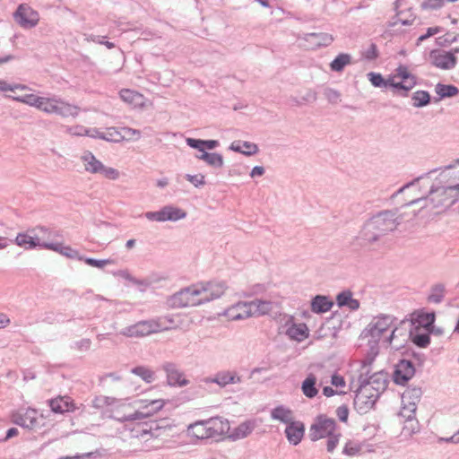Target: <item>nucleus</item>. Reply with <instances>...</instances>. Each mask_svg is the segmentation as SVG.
Returning a JSON list of instances; mask_svg holds the SVG:
<instances>
[{
	"label": "nucleus",
	"instance_id": "f257e3e1",
	"mask_svg": "<svg viewBox=\"0 0 459 459\" xmlns=\"http://www.w3.org/2000/svg\"><path fill=\"white\" fill-rule=\"evenodd\" d=\"M459 200V184L448 186H430L428 195L422 194L420 196H413L411 199L405 200L402 206H411L415 204L424 202L422 207L432 209L446 210L451 207Z\"/></svg>",
	"mask_w": 459,
	"mask_h": 459
},
{
	"label": "nucleus",
	"instance_id": "f03ea898",
	"mask_svg": "<svg viewBox=\"0 0 459 459\" xmlns=\"http://www.w3.org/2000/svg\"><path fill=\"white\" fill-rule=\"evenodd\" d=\"M398 209L381 211L368 221L373 227L382 236L394 230L401 223V219L397 216Z\"/></svg>",
	"mask_w": 459,
	"mask_h": 459
},
{
	"label": "nucleus",
	"instance_id": "7ed1b4c3",
	"mask_svg": "<svg viewBox=\"0 0 459 459\" xmlns=\"http://www.w3.org/2000/svg\"><path fill=\"white\" fill-rule=\"evenodd\" d=\"M201 294L202 290L199 288L195 286L186 287L170 296L168 304L173 308L198 306L203 304L202 299L196 298Z\"/></svg>",
	"mask_w": 459,
	"mask_h": 459
},
{
	"label": "nucleus",
	"instance_id": "20e7f679",
	"mask_svg": "<svg viewBox=\"0 0 459 459\" xmlns=\"http://www.w3.org/2000/svg\"><path fill=\"white\" fill-rule=\"evenodd\" d=\"M363 380L367 383L365 386L371 389L372 393L377 394L378 396L385 391L389 383L388 374L384 370H380L374 374H370L369 369L367 371H360L358 377V382L360 385H362Z\"/></svg>",
	"mask_w": 459,
	"mask_h": 459
},
{
	"label": "nucleus",
	"instance_id": "39448f33",
	"mask_svg": "<svg viewBox=\"0 0 459 459\" xmlns=\"http://www.w3.org/2000/svg\"><path fill=\"white\" fill-rule=\"evenodd\" d=\"M367 383L365 380L362 382V385L359 384L358 389L355 391L354 397V408L359 414H366L376 404L379 398L377 394L371 392L368 386H365Z\"/></svg>",
	"mask_w": 459,
	"mask_h": 459
},
{
	"label": "nucleus",
	"instance_id": "423d86ee",
	"mask_svg": "<svg viewBox=\"0 0 459 459\" xmlns=\"http://www.w3.org/2000/svg\"><path fill=\"white\" fill-rule=\"evenodd\" d=\"M337 424L333 419L319 415L310 427L309 438L313 442L317 441L335 432Z\"/></svg>",
	"mask_w": 459,
	"mask_h": 459
},
{
	"label": "nucleus",
	"instance_id": "0eeeda50",
	"mask_svg": "<svg viewBox=\"0 0 459 459\" xmlns=\"http://www.w3.org/2000/svg\"><path fill=\"white\" fill-rule=\"evenodd\" d=\"M144 217L152 221H177L186 217V212L181 208L172 205L163 206L160 210L155 212H147Z\"/></svg>",
	"mask_w": 459,
	"mask_h": 459
},
{
	"label": "nucleus",
	"instance_id": "6e6552de",
	"mask_svg": "<svg viewBox=\"0 0 459 459\" xmlns=\"http://www.w3.org/2000/svg\"><path fill=\"white\" fill-rule=\"evenodd\" d=\"M13 18L14 21L24 29L34 28L39 21V13L24 4L18 6L13 13Z\"/></svg>",
	"mask_w": 459,
	"mask_h": 459
},
{
	"label": "nucleus",
	"instance_id": "1a4fd4ad",
	"mask_svg": "<svg viewBox=\"0 0 459 459\" xmlns=\"http://www.w3.org/2000/svg\"><path fill=\"white\" fill-rule=\"evenodd\" d=\"M402 325L409 326V339L418 347L426 348L430 343V330H425L420 325H416L411 320H403Z\"/></svg>",
	"mask_w": 459,
	"mask_h": 459
},
{
	"label": "nucleus",
	"instance_id": "9d476101",
	"mask_svg": "<svg viewBox=\"0 0 459 459\" xmlns=\"http://www.w3.org/2000/svg\"><path fill=\"white\" fill-rule=\"evenodd\" d=\"M416 369L412 361L402 359L394 367L393 380L398 385H405L415 375Z\"/></svg>",
	"mask_w": 459,
	"mask_h": 459
},
{
	"label": "nucleus",
	"instance_id": "9b49d317",
	"mask_svg": "<svg viewBox=\"0 0 459 459\" xmlns=\"http://www.w3.org/2000/svg\"><path fill=\"white\" fill-rule=\"evenodd\" d=\"M429 57L432 65L443 70H451L457 64L456 56L449 51L433 49L429 52Z\"/></svg>",
	"mask_w": 459,
	"mask_h": 459
},
{
	"label": "nucleus",
	"instance_id": "f8f14e48",
	"mask_svg": "<svg viewBox=\"0 0 459 459\" xmlns=\"http://www.w3.org/2000/svg\"><path fill=\"white\" fill-rule=\"evenodd\" d=\"M159 324L154 321H140L134 325L126 327L121 334L127 337H143L159 331Z\"/></svg>",
	"mask_w": 459,
	"mask_h": 459
},
{
	"label": "nucleus",
	"instance_id": "ddd939ff",
	"mask_svg": "<svg viewBox=\"0 0 459 459\" xmlns=\"http://www.w3.org/2000/svg\"><path fill=\"white\" fill-rule=\"evenodd\" d=\"M241 306L243 308L248 310L244 311L242 316H234L235 317L248 318L253 316H263L268 314L273 308V303L271 301L262 299H255L248 302V304H242Z\"/></svg>",
	"mask_w": 459,
	"mask_h": 459
},
{
	"label": "nucleus",
	"instance_id": "4468645a",
	"mask_svg": "<svg viewBox=\"0 0 459 459\" xmlns=\"http://www.w3.org/2000/svg\"><path fill=\"white\" fill-rule=\"evenodd\" d=\"M383 333L384 332L370 322L361 332L359 338L363 340L368 339V346L370 349L371 354L377 355L379 352V341Z\"/></svg>",
	"mask_w": 459,
	"mask_h": 459
},
{
	"label": "nucleus",
	"instance_id": "2eb2a0df",
	"mask_svg": "<svg viewBox=\"0 0 459 459\" xmlns=\"http://www.w3.org/2000/svg\"><path fill=\"white\" fill-rule=\"evenodd\" d=\"M162 369L166 372L169 385L186 386L189 384V380L184 377V373L179 370L175 363L166 362L162 365Z\"/></svg>",
	"mask_w": 459,
	"mask_h": 459
},
{
	"label": "nucleus",
	"instance_id": "dca6fc26",
	"mask_svg": "<svg viewBox=\"0 0 459 459\" xmlns=\"http://www.w3.org/2000/svg\"><path fill=\"white\" fill-rule=\"evenodd\" d=\"M422 389L420 386H408L407 389L402 394V401L403 406L401 410L411 411V412L416 411L417 403L420 401L422 396Z\"/></svg>",
	"mask_w": 459,
	"mask_h": 459
},
{
	"label": "nucleus",
	"instance_id": "f3484780",
	"mask_svg": "<svg viewBox=\"0 0 459 459\" xmlns=\"http://www.w3.org/2000/svg\"><path fill=\"white\" fill-rule=\"evenodd\" d=\"M241 377L236 371L222 370L217 372L212 377H205L204 382L206 384L214 383L223 388L230 384L241 383Z\"/></svg>",
	"mask_w": 459,
	"mask_h": 459
},
{
	"label": "nucleus",
	"instance_id": "a211bd4d",
	"mask_svg": "<svg viewBox=\"0 0 459 459\" xmlns=\"http://www.w3.org/2000/svg\"><path fill=\"white\" fill-rule=\"evenodd\" d=\"M227 288L228 287L225 281L206 282L205 286H203L200 289L202 293H205V295L201 298L203 304L220 298L221 295H223Z\"/></svg>",
	"mask_w": 459,
	"mask_h": 459
},
{
	"label": "nucleus",
	"instance_id": "6ab92c4d",
	"mask_svg": "<svg viewBox=\"0 0 459 459\" xmlns=\"http://www.w3.org/2000/svg\"><path fill=\"white\" fill-rule=\"evenodd\" d=\"M209 438H219L229 432L230 423L227 420L220 417L212 418L206 420Z\"/></svg>",
	"mask_w": 459,
	"mask_h": 459
},
{
	"label": "nucleus",
	"instance_id": "aec40b11",
	"mask_svg": "<svg viewBox=\"0 0 459 459\" xmlns=\"http://www.w3.org/2000/svg\"><path fill=\"white\" fill-rule=\"evenodd\" d=\"M304 434L305 425L303 422L292 420L287 424L285 429V436L291 445H299L301 442Z\"/></svg>",
	"mask_w": 459,
	"mask_h": 459
},
{
	"label": "nucleus",
	"instance_id": "412c9836",
	"mask_svg": "<svg viewBox=\"0 0 459 459\" xmlns=\"http://www.w3.org/2000/svg\"><path fill=\"white\" fill-rule=\"evenodd\" d=\"M49 406L51 411L55 413H65L74 411L75 404L69 396H59L49 400Z\"/></svg>",
	"mask_w": 459,
	"mask_h": 459
},
{
	"label": "nucleus",
	"instance_id": "4be33fe9",
	"mask_svg": "<svg viewBox=\"0 0 459 459\" xmlns=\"http://www.w3.org/2000/svg\"><path fill=\"white\" fill-rule=\"evenodd\" d=\"M37 411L33 409L26 410L24 414L17 413L13 416V422L26 429H33L38 425Z\"/></svg>",
	"mask_w": 459,
	"mask_h": 459
},
{
	"label": "nucleus",
	"instance_id": "5701e85b",
	"mask_svg": "<svg viewBox=\"0 0 459 459\" xmlns=\"http://www.w3.org/2000/svg\"><path fill=\"white\" fill-rule=\"evenodd\" d=\"M42 248L57 252L69 258H77L78 260L81 261L82 260V256L79 255V252L77 250L73 249L69 246H64L61 243L43 242Z\"/></svg>",
	"mask_w": 459,
	"mask_h": 459
},
{
	"label": "nucleus",
	"instance_id": "b1692460",
	"mask_svg": "<svg viewBox=\"0 0 459 459\" xmlns=\"http://www.w3.org/2000/svg\"><path fill=\"white\" fill-rule=\"evenodd\" d=\"M333 306V300L327 296L316 295L311 300V310L316 314H323L329 310Z\"/></svg>",
	"mask_w": 459,
	"mask_h": 459
},
{
	"label": "nucleus",
	"instance_id": "393cba45",
	"mask_svg": "<svg viewBox=\"0 0 459 459\" xmlns=\"http://www.w3.org/2000/svg\"><path fill=\"white\" fill-rule=\"evenodd\" d=\"M381 238V235L375 230L373 224L368 221L362 230L359 232V239L363 241V244H372L377 241Z\"/></svg>",
	"mask_w": 459,
	"mask_h": 459
},
{
	"label": "nucleus",
	"instance_id": "a878e982",
	"mask_svg": "<svg viewBox=\"0 0 459 459\" xmlns=\"http://www.w3.org/2000/svg\"><path fill=\"white\" fill-rule=\"evenodd\" d=\"M82 160L85 162V170L90 173H100L101 169H104L103 163L97 160L90 151L84 152Z\"/></svg>",
	"mask_w": 459,
	"mask_h": 459
},
{
	"label": "nucleus",
	"instance_id": "bb28decb",
	"mask_svg": "<svg viewBox=\"0 0 459 459\" xmlns=\"http://www.w3.org/2000/svg\"><path fill=\"white\" fill-rule=\"evenodd\" d=\"M42 243L37 237H31L27 233H18L15 238V244L19 247H23L26 249H34L37 247L42 248Z\"/></svg>",
	"mask_w": 459,
	"mask_h": 459
},
{
	"label": "nucleus",
	"instance_id": "cd10ccee",
	"mask_svg": "<svg viewBox=\"0 0 459 459\" xmlns=\"http://www.w3.org/2000/svg\"><path fill=\"white\" fill-rule=\"evenodd\" d=\"M406 410H401L400 411V416L403 417L405 419L403 431L407 433L408 435H412L420 430V424L419 421L415 418V412L409 411V414H405Z\"/></svg>",
	"mask_w": 459,
	"mask_h": 459
},
{
	"label": "nucleus",
	"instance_id": "c85d7f7f",
	"mask_svg": "<svg viewBox=\"0 0 459 459\" xmlns=\"http://www.w3.org/2000/svg\"><path fill=\"white\" fill-rule=\"evenodd\" d=\"M195 158L205 161L213 169H221L224 165L223 156L218 152H204L200 155H195Z\"/></svg>",
	"mask_w": 459,
	"mask_h": 459
},
{
	"label": "nucleus",
	"instance_id": "c756f323",
	"mask_svg": "<svg viewBox=\"0 0 459 459\" xmlns=\"http://www.w3.org/2000/svg\"><path fill=\"white\" fill-rule=\"evenodd\" d=\"M304 39L307 41L314 40V45L316 47H327L331 45L333 41V38L332 35L324 32L307 33L304 37Z\"/></svg>",
	"mask_w": 459,
	"mask_h": 459
},
{
	"label": "nucleus",
	"instance_id": "7c9ffc66",
	"mask_svg": "<svg viewBox=\"0 0 459 459\" xmlns=\"http://www.w3.org/2000/svg\"><path fill=\"white\" fill-rule=\"evenodd\" d=\"M435 91L438 95L437 99H435V102L446 98H453L459 93V89L453 84H443L438 82L435 87Z\"/></svg>",
	"mask_w": 459,
	"mask_h": 459
},
{
	"label": "nucleus",
	"instance_id": "2f4dec72",
	"mask_svg": "<svg viewBox=\"0 0 459 459\" xmlns=\"http://www.w3.org/2000/svg\"><path fill=\"white\" fill-rule=\"evenodd\" d=\"M316 376L312 373L308 374L301 384V390L306 397L314 398L318 394V390L316 387Z\"/></svg>",
	"mask_w": 459,
	"mask_h": 459
},
{
	"label": "nucleus",
	"instance_id": "473e14b6",
	"mask_svg": "<svg viewBox=\"0 0 459 459\" xmlns=\"http://www.w3.org/2000/svg\"><path fill=\"white\" fill-rule=\"evenodd\" d=\"M271 417L273 420H279L285 424H289L293 420L291 410L284 407L283 405H279L273 409L271 411Z\"/></svg>",
	"mask_w": 459,
	"mask_h": 459
},
{
	"label": "nucleus",
	"instance_id": "72a5a7b5",
	"mask_svg": "<svg viewBox=\"0 0 459 459\" xmlns=\"http://www.w3.org/2000/svg\"><path fill=\"white\" fill-rule=\"evenodd\" d=\"M436 321V313L435 311L431 312H420L417 315V318L415 322L416 325H420V327L425 330H430V328L434 327V324Z\"/></svg>",
	"mask_w": 459,
	"mask_h": 459
},
{
	"label": "nucleus",
	"instance_id": "f704fd0d",
	"mask_svg": "<svg viewBox=\"0 0 459 459\" xmlns=\"http://www.w3.org/2000/svg\"><path fill=\"white\" fill-rule=\"evenodd\" d=\"M253 429L254 424L250 421H245L234 429V430L229 435V438L233 441L244 438L247 437Z\"/></svg>",
	"mask_w": 459,
	"mask_h": 459
},
{
	"label": "nucleus",
	"instance_id": "c9c22d12",
	"mask_svg": "<svg viewBox=\"0 0 459 459\" xmlns=\"http://www.w3.org/2000/svg\"><path fill=\"white\" fill-rule=\"evenodd\" d=\"M286 333L293 340L303 341L308 336V329L305 324H293L287 329Z\"/></svg>",
	"mask_w": 459,
	"mask_h": 459
},
{
	"label": "nucleus",
	"instance_id": "e433bc0d",
	"mask_svg": "<svg viewBox=\"0 0 459 459\" xmlns=\"http://www.w3.org/2000/svg\"><path fill=\"white\" fill-rule=\"evenodd\" d=\"M411 100L414 108H423L430 104L431 95L427 91L419 90L412 93Z\"/></svg>",
	"mask_w": 459,
	"mask_h": 459
},
{
	"label": "nucleus",
	"instance_id": "4c0bfd02",
	"mask_svg": "<svg viewBox=\"0 0 459 459\" xmlns=\"http://www.w3.org/2000/svg\"><path fill=\"white\" fill-rule=\"evenodd\" d=\"M446 293V286L443 283H437L431 286L430 294L427 300L429 303L439 304L443 301Z\"/></svg>",
	"mask_w": 459,
	"mask_h": 459
},
{
	"label": "nucleus",
	"instance_id": "58836bf2",
	"mask_svg": "<svg viewBox=\"0 0 459 459\" xmlns=\"http://www.w3.org/2000/svg\"><path fill=\"white\" fill-rule=\"evenodd\" d=\"M351 62V56L350 54L341 53L330 63V68L333 72L340 73Z\"/></svg>",
	"mask_w": 459,
	"mask_h": 459
},
{
	"label": "nucleus",
	"instance_id": "ea45409f",
	"mask_svg": "<svg viewBox=\"0 0 459 459\" xmlns=\"http://www.w3.org/2000/svg\"><path fill=\"white\" fill-rule=\"evenodd\" d=\"M100 139L107 142L119 143L126 139V134H123L122 130L118 131L115 127H108L107 131L103 132V134L100 136Z\"/></svg>",
	"mask_w": 459,
	"mask_h": 459
},
{
	"label": "nucleus",
	"instance_id": "a19ab883",
	"mask_svg": "<svg viewBox=\"0 0 459 459\" xmlns=\"http://www.w3.org/2000/svg\"><path fill=\"white\" fill-rule=\"evenodd\" d=\"M393 321L394 318L391 316L380 314L379 316L374 317L371 323L385 333L393 325Z\"/></svg>",
	"mask_w": 459,
	"mask_h": 459
},
{
	"label": "nucleus",
	"instance_id": "79ce46f5",
	"mask_svg": "<svg viewBox=\"0 0 459 459\" xmlns=\"http://www.w3.org/2000/svg\"><path fill=\"white\" fill-rule=\"evenodd\" d=\"M56 114L62 117H75L78 115V108L65 102H57Z\"/></svg>",
	"mask_w": 459,
	"mask_h": 459
},
{
	"label": "nucleus",
	"instance_id": "37998d69",
	"mask_svg": "<svg viewBox=\"0 0 459 459\" xmlns=\"http://www.w3.org/2000/svg\"><path fill=\"white\" fill-rule=\"evenodd\" d=\"M119 96L125 102L134 106L138 104V100L142 97V95L138 92L129 89L121 90L119 92Z\"/></svg>",
	"mask_w": 459,
	"mask_h": 459
},
{
	"label": "nucleus",
	"instance_id": "c03bdc74",
	"mask_svg": "<svg viewBox=\"0 0 459 459\" xmlns=\"http://www.w3.org/2000/svg\"><path fill=\"white\" fill-rule=\"evenodd\" d=\"M131 372L140 377L146 383H152L154 380V372L143 366L134 367L131 369Z\"/></svg>",
	"mask_w": 459,
	"mask_h": 459
},
{
	"label": "nucleus",
	"instance_id": "a18cd8bd",
	"mask_svg": "<svg viewBox=\"0 0 459 459\" xmlns=\"http://www.w3.org/2000/svg\"><path fill=\"white\" fill-rule=\"evenodd\" d=\"M361 450L362 445L360 443L349 440L342 449V454L348 456H356L360 454Z\"/></svg>",
	"mask_w": 459,
	"mask_h": 459
},
{
	"label": "nucleus",
	"instance_id": "49530a36",
	"mask_svg": "<svg viewBox=\"0 0 459 459\" xmlns=\"http://www.w3.org/2000/svg\"><path fill=\"white\" fill-rule=\"evenodd\" d=\"M193 434L199 439L209 438L206 421L197 422L190 427Z\"/></svg>",
	"mask_w": 459,
	"mask_h": 459
},
{
	"label": "nucleus",
	"instance_id": "de8ad7c7",
	"mask_svg": "<svg viewBox=\"0 0 459 459\" xmlns=\"http://www.w3.org/2000/svg\"><path fill=\"white\" fill-rule=\"evenodd\" d=\"M40 102L38 105V108L47 113H56V106L58 101L51 100L41 97Z\"/></svg>",
	"mask_w": 459,
	"mask_h": 459
},
{
	"label": "nucleus",
	"instance_id": "09e8293b",
	"mask_svg": "<svg viewBox=\"0 0 459 459\" xmlns=\"http://www.w3.org/2000/svg\"><path fill=\"white\" fill-rule=\"evenodd\" d=\"M13 100L38 108L41 97L35 94H26L21 97H13Z\"/></svg>",
	"mask_w": 459,
	"mask_h": 459
},
{
	"label": "nucleus",
	"instance_id": "8fccbe9b",
	"mask_svg": "<svg viewBox=\"0 0 459 459\" xmlns=\"http://www.w3.org/2000/svg\"><path fill=\"white\" fill-rule=\"evenodd\" d=\"M242 304H248V302L237 303L227 310L226 315L232 320H241L242 318H238V316L235 317L234 316H242L244 314L243 312L247 310L242 307Z\"/></svg>",
	"mask_w": 459,
	"mask_h": 459
},
{
	"label": "nucleus",
	"instance_id": "3c124183",
	"mask_svg": "<svg viewBox=\"0 0 459 459\" xmlns=\"http://www.w3.org/2000/svg\"><path fill=\"white\" fill-rule=\"evenodd\" d=\"M416 85V82H397L394 84V89L397 91H403L400 93L403 97H407L409 91Z\"/></svg>",
	"mask_w": 459,
	"mask_h": 459
},
{
	"label": "nucleus",
	"instance_id": "603ef678",
	"mask_svg": "<svg viewBox=\"0 0 459 459\" xmlns=\"http://www.w3.org/2000/svg\"><path fill=\"white\" fill-rule=\"evenodd\" d=\"M396 75L402 79L403 82H416V76L408 71L405 65H399L396 69Z\"/></svg>",
	"mask_w": 459,
	"mask_h": 459
},
{
	"label": "nucleus",
	"instance_id": "864d4df0",
	"mask_svg": "<svg viewBox=\"0 0 459 459\" xmlns=\"http://www.w3.org/2000/svg\"><path fill=\"white\" fill-rule=\"evenodd\" d=\"M437 170V169L430 170L429 172L426 173L425 175L420 176V177L414 178L413 180H411V182L403 185L401 188H399L396 192H394L392 195L391 198L392 199L395 198L398 195L402 194L405 189L414 186L417 183H419L420 180L423 179L426 176H428Z\"/></svg>",
	"mask_w": 459,
	"mask_h": 459
},
{
	"label": "nucleus",
	"instance_id": "5fc2aeb1",
	"mask_svg": "<svg viewBox=\"0 0 459 459\" xmlns=\"http://www.w3.org/2000/svg\"><path fill=\"white\" fill-rule=\"evenodd\" d=\"M369 82L374 87L383 88L385 87V78L379 73L370 72L367 74Z\"/></svg>",
	"mask_w": 459,
	"mask_h": 459
},
{
	"label": "nucleus",
	"instance_id": "6e6d98bb",
	"mask_svg": "<svg viewBox=\"0 0 459 459\" xmlns=\"http://www.w3.org/2000/svg\"><path fill=\"white\" fill-rule=\"evenodd\" d=\"M82 260L86 264L96 268H103L105 265L114 263L111 259H95L91 257H82Z\"/></svg>",
	"mask_w": 459,
	"mask_h": 459
},
{
	"label": "nucleus",
	"instance_id": "4d7b16f0",
	"mask_svg": "<svg viewBox=\"0 0 459 459\" xmlns=\"http://www.w3.org/2000/svg\"><path fill=\"white\" fill-rule=\"evenodd\" d=\"M115 401V398L109 396H97L92 401V406L97 409H102L106 405L112 404Z\"/></svg>",
	"mask_w": 459,
	"mask_h": 459
},
{
	"label": "nucleus",
	"instance_id": "13d9d810",
	"mask_svg": "<svg viewBox=\"0 0 459 459\" xmlns=\"http://www.w3.org/2000/svg\"><path fill=\"white\" fill-rule=\"evenodd\" d=\"M351 298L352 292L351 290H342L336 296V303L340 307H347Z\"/></svg>",
	"mask_w": 459,
	"mask_h": 459
},
{
	"label": "nucleus",
	"instance_id": "bf43d9fd",
	"mask_svg": "<svg viewBox=\"0 0 459 459\" xmlns=\"http://www.w3.org/2000/svg\"><path fill=\"white\" fill-rule=\"evenodd\" d=\"M324 95L331 104H337L340 101L341 93L332 88H325Z\"/></svg>",
	"mask_w": 459,
	"mask_h": 459
},
{
	"label": "nucleus",
	"instance_id": "052dcab7",
	"mask_svg": "<svg viewBox=\"0 0 459 459\" xmlns=\"http://www.w3.org/2000/svg\"><path fill=\"white\" fill-rule=\"evenodd\" d=\"M341 436H342L341 433L336 434L335 432H333V434L328 435L326 437H328L327 442H326L327 452H329V453L333 452V450L336 448V446L339 443Z\"/></svg>",
	"mask_w": 459,
	"mask_h": 459
},
{
	"label": "nucleus",
	"instance_id": "680f3d73",
	"mask_svg": "<svg viewBox=\"0 0 459 459\" xmlns=\"http://www.w3.org/2000/svg\"><path fill=\"white\" fill-rule=\"evenodd\" d=\"M406 325H402V321L400 322V326L399 327H395L391 334L385 339V342H388V343H391L393 340L396 339L399 335L400 336H403V341H405V337H406V333H403L406 331V328H404L403 326H405Z\"/></svg>",
	"mask_w": 459,
	"mask_h": 459
},
{
	"label": "nucleus",
	"instance_id": "e2e57ef3",
	"mask_svg": "<svg viewBox=\"0 0 459 459\" xmlns=\"http://www.w3.org/2000/svg\"><path fill=\"white\" fill-rule=\"evenodd\" d=\"M186 179L193 184L195 187H201L205 185V177L203 174L190 175L186 174L185 176Z\"/></svg>",
	"mask_w": 459,
	"mask_h": 459
},
{
	"label": "nucleus",
	"instance_id": "0e129e2a",
	"mask_svg": "<svg viewBox=\"0 0 459 459\" xmlns=\"http://www.w3.org/2000/svg\"><path fill=\"white\" fill-rule=\"evenodd\" d=\"M186 142L190 148L195 149L201 152L202 153H204V152H206L204 148V140L203 139L186 138Z\"/></svg>",
	"mask_w": 459,
	"mask_h": 459
},
{
	"label": "nucleus",
	"instance_id": "69168bd1",
	"mask_svg": "<svg viewBox=\"0 0 459 459\" xmlns=\"http://www.w3.org/2000/svg\"><path fill=\"white\" fill-rule=\"evenodd\" d=\"M363 56L368 61L376 60L379 56L377 46L375 43H371L369 48L363 54Z\"/></svg>",
	"mask_w": 459,
	"mask_h": 459
},
{
	"label": "nucleus",
	"instance_id": "338daca9",
	"mask_svg": "<svg viewBox=\"0 0 459 459\" xmlns=\"http://www.w3.org/2000/svg\"><path fill=\"white\" fill-rule=\"evenodd\" d=\"M152 415V412L147 411H135L134 413L125 416L121 421H133L136 420H143Z\"/></svg>",
	"mask_w": 459,
	"mask_h": 459
},
{
	"label": "nucleus",
	"instance_id": "774afa93",
	"mask_svg": "<svg viewBox=\"0 0 459 459\" xmlns=\"http://www.w3.org/2000/svg\"><path fill=\"white\" fill-rule=\"evenodd\" d=\"M242 147L246 148V151L243 152V154L246 156H252L259 152L257 144L251 142H242Z\"/></svg>",
	"mask_w": 459,
	"mask_h": 459
}]
</instances>
